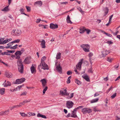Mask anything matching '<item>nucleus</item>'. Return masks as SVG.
<instances>
[{
    "label": "nucleus",
    "mask_w": 120,
    "mask_h": 120,
    "mask_svg": "<svg viewBox=\"0 0 120 120\" xmlns=\"http://www.w3.org/2000/svg\"><path fill=\"white\" fill-rule=\"evenodd\" d=\"M67 22L68 23H69L71 24L72 22L70 20V18L69 15H68L66 19Z\"/></svg>",
    "instance_id": "16"
},
{
    "label": "nucleus",
    "mask_w": 120,
    "mask_h": 120,
    "mask_svg": "<svg viewBox=\"0 0 120 120\" xmlns=\"http://www.w3.org/2000/svg\"><path fill=\"white\" fill-rule=\"evenodd\" d=\"M105 14L104 16H106L108 13L109 11V9L107 7H105L104 9Z\"/></svg>",
    "instance_id": "20"
},
{
    "label": "nucleus",
    "mask_w": 120,
    "mask_h": 120,
    "mask_svg": "<svg viewBox=\"0 0 120 120\" xmlns=\"http://www.w3.org/2000/svg\"><path fill=\"white\" fill-rule=\"evenodd\" d=\"M20 40L19 39L16 40L12 42L13 43H18L20 42Z\"/></svg>",
    "instance_id": "37"
},
{
    "label": "nucleus",
    "mask_w": 120,
    "mask_h": 120,
    "mask_svg": "<svg viewBox=\"0 0 120 120\" xmlns=\"http://www.w3.org/2000/svg\"><path fill=\"white\" fill-rule=\"evenodd\" d=\"M20 11V12L21 13V14H23V11L24 10L23 8H22L21 9Z\"/></svg>",
    "instance_id": "52"
},
{
    "label": "nucleus",
    "mask_w": 120,
    "mask_h": 120,
    "mask_svg": "<svg viewBox=\"0 0 120 120\" xmlns=\"http://www.w3.org/2000/svg\"><path fill=\"white\" fill-rule=\"evenodd\" d=\"M94 111L96 112V111H100V110L97 109L96 107H94L93 108Z\"/></svg>",
    "instance_id": "39"
},
{
    "label": "nucleus",
    "mask_w": 120,
    "mask_h": 120,
    "mask_svg": "<svg viewBox=\"0 0 120 120\" xmlns=\"http://www.w3.org/2000/svg\"><path fill=\"white\" fill-rule=\"evenodd\" d=\"M46 59V57L44 56L41 58V63L40 65L38 67V68H39L40 66L42 67L41 68V69H43L44 70L48 69V68L47 65L45 64L44 61Z\"/></svg>",
    "instance_id": "2"
},
{
    "label": "nucleus",
    "mask_w": 120,
    "mask_h": 120,
    "mask_svg": "<svg viewBox=\"0 0 120 120\" xmlns=\"http://www.w3.org/2000/svg\"><path fill=\"white\" fill-rule=\"evenodd\" d=\"M113 15H112L111 16H110L109 17V22H110L112 18V17H113Z\"/></svg>",
    "instance_id": "47"
},
{
    "label": "nucleus",
    "mask_w": 120,
    "mask_h": 120,
    "mask_svg": "<svg viewBox=\"0 0 120 120\" xmlns=\"http://www.w3.org/2000/svg\"><path fill=\"white\" fill-rule=\"evenodd\" d=\"M48 89V87L47 86H46L45 87V88L44 89L43 92V94H44L45 92L47 90V89Z\"/></svg>",
    "instance_id": "38"
},
{
    "label": "nucleus",
    "mask_w": 120,
    "mask_h": 120,
    "mask_svg": "<svg viewBox=\"0 0 120 120\" xmlns=\"http://www.w3.org/2000/svg\"><path fill=\"white\" fill-rule=\"evenodd\" d=\"M75 82L76 83H77L79 85L81 84V82L77 79H76L75 80Z\"/></svg>",
    "instance_id": "34"
},
{
    "label": "nucleus",
    "mask_w": 120,
    "mask_h": 120,
    "mask_svg": "<svg viewBox=\"0 0 120 120\" xmlns=\"http://www.w3.org/2000/svg\"><path fill=\"white\" fill-rule=\"evenodd\" d=\"M68 2H61L60 4H67L68 3Z\"/></svg>",
    "instance_id": "60"
},
{
    "label": "nucleus",
    "mask_w": 120,
    "mask_h": 120,
    "mask_svg": "<svg viewBox=\"0 0 120 120\" xmlns=\"http://www.w3.org/2000/svg\"><path fill=\"white\" fill-rule=\"evenodd\" d=\"M104 34H106L109 37H111L112 36V35L111 34H109L108 33H107L105 32H104Z\"/></svg>",
    "instance_id": "46"
},
{
    "label": "nucleus",
    "mask_w": 120,
    "mask_h": 120,
    "mask_svg": "<svg viewBox=\"0 0 120 120\" xmlns=\"http://www.w3.org/2000/svg\"><path fill=\"white\" fill-rule=\"evenodd\" d=\"M4 39V38H2L0 39V42H3Z\"/></svg>",
    "instance_id": "59"
},
{
    "label": "nucleus",
    "mask_w": 120,
    "mask_h": 120,
    "mask_svg": "<svg viewBox=\"0 0 120 120\" xmlns=\"http://www.w3.org/2000/svg\"><path fill=\"white\" fill-rule=\"evenodd\" d=\"M61 53H59L56 55V58L57 59H59L61 57Z\"/></svg>",
    "instance_id": "33"
},
{
    "label": "nucleus",
    "mask_w": 120,
    "mask_h": 120,
    "mask_svg": "<svg viewBox=\"0 0 120 120\" xmlns=\"http://www.w3.org/2000/svg\"><path fill=\"white\" fill-rule=\"evenodd\" d=\"M116 93H115L111 96V97L112 98H114L116 96Z\"/></svg>",
    "instance_id": "43"
},
{
    "label": "nucleus",
    "mask_w": 120,
    "mask_h": 120,
    "mask_svg": "<svg viewBox=\"0 0 120 120\" xmlns=\"http://www.w3.org/2000/svg\"><path fill=\"white\" fill-rule=\"evenodd\" d=\"M85 28L84 27H81L79 29V32L81 34H82L85 31Z\"/></svg>",
    "instance_id": "17"
},
{
    "label": "nucleus",
    "mask_w": 120,
    "mask_h": 120,
    "mask_svg": "<svg viewBox=\"0 0 120 120\" xmlns=\"http://www.w3.org/2000/svg\"><path fill=\"white\" fill-rule=\"evenodd\" d=\"M18 46V45H15L14 46H13L10 47V49H15L17 48Z\"/></svg>",
    "instance_id": "35"
},
{
    "label": "nucleus",
    "mask_w": 120,
    "mask_h": 120,
    "mask_svg": "<svg viewBox=\"0 0 120 120\" xmlns=\"http://www.w3.org/2000/svg\"><path fill=\"white\" fill-rule=\"evenodd\" d=\"M93 54L92 53L90 52V53L89 56L90 57H91L93 56Z\"/></svg>",
    "instance_id": "62"
},
{
    "label": "nucleus",
    "mask_w": 120,
    "mask_h": 120,
    "mask_svg": "<svg viewBox=\"0 0 120 120\" xmlns=\"http://www.w3.org/2000/svg\"><path fill=\"white\" fill-rule=\"evenodd\" d=\"M9 110H8L5 112H4V115H7L9 114Z\"/></svg>",
    "instance_id": "36"
},
{
    "label": "nucleus",
    "mask_w": 120,
    "mask_h": 120,
    "mask_svg": "<svg viewBox=\"0 0 120 120\" xmlns=\"http://www.w3.org/2000/svg\"><path fill=\"white\" fill-rule=\"evenodd\" d=\"M30 58L29 57H27L23 61V62L26 64H28L30 63Z\"/></svg>",
    "instance_id": "14"
},
{
    "label": "nucleus",
    "mask_w": 120,
    "mask_h": 120,
    "mask_svg": "<svg viewBox=\"0 0 120 120\" xmlns=\"http://www.w3.org/2000/svg\"><path fill=\"white\" fill-rule=\"evenodd\" d=\"M8 52L11 53H13L15 52V50H9L8 51Z\"/></svg>",
    "instance_id": "54"
},
{
    "label": "nucleus",
    "mask_w": 120,
    "mask_h": 120,
    "mask_svg": "<svg viewBox=\"0 0 120 120\" xmlns=\"http://www.w3.org/2000/svg\"><path fill=\"white\" fill-rule=\"evenodd\" d=\"M60 93L62 94V95H68L69 94L67 92L66 88L63 91L61 90L60 91Z\"/></svg>",
    "instance_id": "9"
},
{
    "label": "nucleus",
    "mask_w": 120,
    "mask_h": 120,
    "mask_svg": "<svg viewBox=\"0 0 120 120\" xmlns=\"http://www.w3.org/2000/svg\"><path fill=\"white\" fill-rule=\"evenodd\" d=\"M110 53V51L109 50H107L105 49H103L101 52V57H103L104 58L107 55Z\"/></svg>",
    "instance_id": "4"
},
{
    "label": "nucleus",
    "mask_w": 120,
    "mask_h": 120,
    "mask_svg": "<svg viewBox=\"0 0 120 120\" xmlns=\"http://www.w3.org/2000/svg\"><path fill=\"white\" fill-rule=\"evenodd\" d=\"M92 68L90 69L88 71L89 73H92Z\"/></svg>",
    "instance_id": "58"
},
{
    "label": "nucleus",
    "mask_w": 120,
    "mask_h": 120,
    "mask_svg": "<svg viewBox=\"0 0 120 120\" xmlns=\"http://www.w3.org/2000/svg\"><path fill=\"white\" fill-rule=\"evenodd\" d=\"M4 113L3 111H2L0 112V116L4 115Z\"/></svg>",
    "instance_id": "55"
},
{
    "label": "nucleus",
    "mask_w": 120,
    "mask_h": 120,
    "mask_svg": "<svg viewBox=\"0 0 120 120\" xmlns=\"http://www.w3.org/2000/svg\"><path fill=\"white\" fill-rule=\"evenodd\" d=\"M40 42L41 43V46L42 48H45L46 47L45 45V40L44 39H42L41 41H40Z\"/></svg>",
    "instance_id": "10"
},
{
    "label": "nucleus",
    "mask_w": 120,
    "mask_h": 120,
    "mask_svg": "<svg viewBox=\"0 0 120 120\" xmlns=\"http://www.w3.org/2000/svg\"><path fill=\"white\" fill-rule=\"evenodd\" d=\"M13 43H12V42H10L8 43L7 45H8V46L6 47L5 48H6L7 49L9 48H10L11 47L10 46H11L12 45H13Z\"/></svg>",
    "instance_id": "28"
},
{
    "label": "nucleus",
    "mask_w": 120,
    "mask_h": 120,
    "mask_svg": "<svg viewBox=\"0 0 120 120\" xmlns=\"http://www.w3.org/2000/svg\"><path fill=\"white\" fill-rule=\"evenodd\" d=\"M26 8L27 10V12H29L30 11V7L29 6H26Z\"/></svg>",
    "instance_id": "40"
},
{
    "label": "nucleus",
    "mask_w": 120,
    "mask_h": 120,
    "mask_svg": "<svg viewBox=\"0 0 120 120\" xmlns=\"http://www.w3.org/2000/svg\"><path fill=\"white\" fill-rule=\"evenodd\" d=\"M1 11H9V9L8 8V6H7L5 7L4 9H2Z\"/></svg>",
    "instance_id": "29"
},
{
    "label": "nucleus",
    "mask_w": 120,
    "mask_h": 120,
    "mask_svg": "<svg viewBox=\"0 0 120 120\" xmlns=\"http://www.w3.org/2000/svg\"><path fill=\"white\" fill-rule=\"evenodd\" d=\"M113 59L110 57H107V60L109 62H111L113 60Z\"/></svg>",
    "instance_id": "30"
},
{
    "label": "nucleus",
    "mask_w": 120,
    "mask_h": 120,
    "mask_svg": "<svg viewBox=\"0 0 120 120\" xmlns=\"http://www.w3.org/2000/svg\"><path fill=\"white\" fill-rule=\"evenodd\" d=\"M30 116H34L35 115V114L32 112H29L28 114Z\"/></svg>",
    "instance_id": "50"
},
{
    "label": "nucleus",
    "mask_w": 120,
    "mask_h": 120,
    "mask_svg": "<svg viewBox=\"0 0 120 120\" xmlns=\"http://www.w3.org/2000/svg\"><path fill=\"white\" fill-rule=\"evenodd\" d=\"M21 106V105H14V108H16L20 107V106Z\"/></svg>",
    "instance_id": "48"
},
{
    "label": "nucleus",
    "mask_w": 120,
    "mask_h": 120,
    "mask_svg": "<svg viewBox=\"0 0 120 120\" xmlns=\"http://www.w3.org/2000/svg\"><path fill=\"white\" fill-rule=\"evenodd\" d=\"M99 99L97 98L95 99H93L90 101V102L91 103H93L97 102L98 100Z\"/></svg>",
    "instance_id": "26"
},
{
    "label": "nucleus",
    "mask_w": 120,
    "mask_h": 120,
    "mask_svg": "<svg viewBox=\"0 0 120 120\" xmlns=\"http://www.w3.org/2000/svg\"><path fill=\"white\" fill-rule=\"evenodd\" d=\"M6 82V81L5 80L3 84V85L4 86V87H7L11 86V83L10 82L8 81H7Z\"/></svg>",
    "instance_id": "13"
},
{
    "label": "nucleus",
    "mask_w": 120,
    "mask_h": 120,
    "mask_svg": "<svg viewBox=\"0 0 120 120\" xmlns=\"http://www.w3.org/2000/svg\"><path fill=\"white\" fill-rule=\"evenodd\" d=\"M82 111L84 114H85L92 112V110L88 108H84L82 109Z\"/></svg>",
    "instance_id": "5"
},
{
    "label": "nucleus",
    "mask_w": 120,
    "mask_h": 120,
    "mask_svg": "<svg viewBox=\"0 0 120 120\" xmlns=\"http://www.w3.org/2000/svg\"><path fill=\"white\" fill-rule=\"evenodd\" d=\"M71 117L75 118L77 117V116L76 115V112H74L73 111H72L71 115Z\"/></svg>",
    "instance_id": "21"
},
{
    "label": "nucleus",
    "mask_w": 120,
    "mask_h": 120,
    "mask_svg": "<svg viewBox=\"0 0 120 120\" xmlns=\"http://www.w3.org/2000/svg\"><path fill=\"white\" fill-rule=\"evenodd\" d=\"M16 53V52L15 53V55L16 56V59H18L17 61L18 71L20 73H22L23 72V65L22 60L21 59H19L21 55Z\"/></svg>",
    "instance_id": "1"
},
{
    "label": "nucleus",
    "mask_w": 120,
    "mask_h": 120,
    "mask_svg": "<svg viewBox=\"0 0 120 120\" xmlns=\"http://www.w3.org/2000/svg\"><path fill=\"white\" fill-rule=\"evenodd\" d=\"M25 80L26 79L23 78L21 79H17L16 80V83L20 84L25 81Z\"/></svg>",
    "instance_id": "7"
},
{
    "label": "nucleus",
    "mask_w": 120,
    "mask_h": 120,
    "mask_svg": "<svg viewBox=\"0 0 120 120\" xmlns=\"http://www.w3.org/2000/svg\"><path fill=\"white\" fill-rule=\"evenodd\" d=\"M5 89L4 88H2L0 89V94H4Z\"/></svg>",
    "instance_id": "31"
},
{
    "label": "nucleus",
    "mask_w": 120,
    "mask_h": 120,
    "mask_svg": "<svg viewBox=\"0 0 120 120\" xmlns=\"http://www.w3.org/2000/svg\"><path fill=\"white\" fill-rule=\"evenodd\" d=\"M6 76L8 78H11L12 76V74L11 73L8 72H6Z\"/></svg>",
    "instance_id": "19"
},
{
    "label": "nucleus",
    "mask_w": 120,
    "mask_h": 120,
    "mask_svg": "<svg viewBox=\"0 0 120 120\" xmlns=\"http://www.w3.org/2000/svg\"><path fill=\"white\" fill-rule=\"evenodd\" d=\"M119 67V65H115L114 66V68L115 69H117V68Z\"/></svg>",
    "instance_id": "64"
},
{
    "label": "nucleus",
    "mask_w": 120,
    "mask_h": 120,
    "mask_svg": "<svg viewBox=\"0 0 120 120\" xmlns=\"http://www.w3.org/2000/svg\"><path fill=\"white\" fill-rule=\"evenodd\" d=\"M7 42V41H6V40H4L2 42L3 44H5Z\"/></svg>",
    "instance_id": "57"
},
{
    "label": "nucleus",
    "mask_w": 120,
    "mask_h": 120,
    "mask_svg": "<svg viewBox=\"0 0 120 120\" xmlns=\"http://www.w3.org/2000/svg\"><path fill=\"white\" fill-rule=\"evenodd\" d=\"M74 95V93H72L70 94V96L71 97L69 98H72Z\"/></svg>",
    "instance_id": "61"
},
{
    "label": "nucleus",
    "mask_w": 120,
    "mask_h": 120,
    "mask_svg": "<svg viewBox=\"0 0 120 120\" xmlns=\"http://www.w3.org/2000/svg\"><path fill=\"white\" fill-rule=\"evenodd\" d=\"M85 31H86V33L88 34H89L90 31V30L86 29H85Z\"/></svg>",
    "instance_id": "45"
},
{
    "label": "nucleus",
    "mask_w": 120,
    "mask_h": 120,
    "mask_svg": "<svg viewBox=\"0 0 120 120\" xmlns=\"http://www.w3.org/2000/svg\"><path fill=\"white\" fill-rule=\"evenodd\" d=\"M80 46L83 49V50L85 52H89L90 47L88 44H82L80 45Z\"/></svg>",
    "instance_id": "3"
},
{
    "label": "nucleus",
    "mask_w": 120,
    "mask_h": 120,
    "mask_svg": "<svg viewBox=\"0 0 120 120\" xmlns=\"http://www.w3.org/2000/svg\"><path fill=\"white\" fill-rule=\"evenodd\" d=\"M56 69L60 73L61 72V68L60 65L57 66L56 67Z\"/></svg>",
    "instance_id": "25"
},
{
    "label": "nucleus",
    "mask_w": 120,
    "mask_h": 120,
    "mask_svg": "<svg viewBox=\"0 0 120 120\" xmlns=\"http://www.w3.org/2000/svg\"><path fill=\"white\" fill-rule=\"evenodd\" d=\"M20 114L21 115V116L23 117H24L25 116H27L26 114L23 112H20Z\"/></svg>",
    "instance_id": "32"
},
{
    "label": "nucleus",
    "mask_w": 120,
    "mask_h": 120,
    "mask_svg": "<svg viewBox=\"0 0 120 120\" xmlns=\"http://www.w3.org/2000/svg\"><path fill=\"white\" fill-rule=\"evenodd\" d=\"M41 81L42 82V86L43 87L45 86L46 83V80L44 79H42Z\"/></svg>",
    "instance_id": "23"
},
{
    "label": "nucleus",
    "mask_w": 120,
    "mask_h": 120,
    "mask_svg": "<svg viewBox=\"0 0 120 120\" xmlns=\"http://www.w3.org/2000/svg\"><path fill=\"white\" fill-rule=\"evenodd\" d=\"M50 28L52 29L57 28L58 27V25L56 24H54L53 23L50 24Z\"/></svg>",
    "instance_id": "11"
},
{
    "label": "nucleus",
    "mask_w": 120,
    "mask_h": 120,
    "mask_svg": "<svg viewBox=\"0 0 120 120\" xmlns=\"http://www.w3.org/2000/svg\"><path fill=\"white\" fill-rule=\"evenodd\" d=\"M42 4V2L41 1H37L35 3L34 5L36 6H41Z\"/></svg>",
    "instance_id": "12"
},
{
    "label": "nucleus",
    "mask_w": 120,
    "mask_h": 120,
    "mask_svg": "<svg viewBox=\"0 0 120 120\" xmlns=\"http://www.w3.org/2000/svg\"><path fill=\"white\" fill-rule=\"evenodd\" d=\"M120 75L118 77H117V78H116V79L115 80V81H117V80H119V79H120Z\"/></svg>",
    "instance_id": "63"
},
{
    "label": "nucleus",
    "mask_w": 120,
    "mask_h": 120,
    "mask_svg": "<svg viewBox=\"0 0 120 120\" xmlns=\"http://www.w3.org/2000/svg\"><path fill=\"white\" fill-rule=\"evenodd\" d=\"M21 33V31L20 30H15V34L16 35H19Z\"/></svg>",
    "instance_id": "18"
},
{
    "label": "nucleus",
    "mask_w": 120,
    "mask_h": 120,
    "mask_svg": "<svg viewBox=\"0 0 120 120\" xmlns=\"http://www.w3.org/2000/svg\"><path fill=\"white\" fill-rule=\"evenodd\" d=\"M24 51V48H22L20 51H16V53H18V54L21 55L22 53Z\"/></svg>",
    "instance_id": "22"
},
{
    "label": "nucleus",
    "mask_w": 120,
    "mask_h": 120,
    "mask_svg": "<svg viewBox=\"0 0 120 120\" xmlns=\"http://www.w3.org/2000/svg\"><path fill=\"white\" fill-rule=\"evenodd\" d=\"M106 43L110 44H113V42L111 41H107L106 42Z\"/></svg>",
    "instance_id": "51"
},
{
    "label": "nucleus",
    "mask_w": 120,
    "mask_h": 120,
    "mask_svg": "<svg viewBox=\"0 0 120 120\" xmlns=\"http://www.w3.org/2000/svg\"><path fill=\"white\" fill-rule=\"evenodd\" d=\"M73 105L74 103L71 101H67L66 107L69 109L72 108Z\"/></svg>",
    "instance_id": "6"
},
{
    "label": "nucleus",
    "mask_w": 120,
    "mask_h": 120,
    "mask_svg": "<svg viewBox=\"0 0 120 120\" xmlns=\"http://www.w3.org/2000/svg\"><path fill=\"white\" fill-rule=\"evenodd\" d=\"M27 93L26 92H22V93L20 95L21 96L26 95Z\"/></svg>",
    "instance_id": "44"
},
{
    "label": "nucleus",
    "mask_w": 120,
    "mask_h": 120,
    "mask_svg": "<svg viewBox=\"0 0 120 120\" xmlns=\"http://www.w3.org/2000/svg\"><path fill=\"white\" fill-rule=\"evenodd\" d=\"M37 116L38 117H41L45 119H46L47 118L46 116L45 115H41L39 113H38Z\"/></svg>",
    "instance_id": "24"
},
{
    "label": "nucleus",
    "mask_w": 120,
    "mask_h": 120,
    "mask_svg": "<svg viewBox=\"0 0 120 120\" xmlns=\"http://www.w3.org/2000/svg\"><path fill=\"white\" fill-rule=\"evenodd\" d=\"M71 77V76H70L68 78L67 81V83L68 84L69 83H70L71 81L70 80V79Z\"/></svg>",
    "instance_id": "41"
},
{
    "label": "nucleus",
    "mask_w": 120,
    "mask_h": 120,
    "mask_svg": "<svg viewBox=\"0 0 120 120\" xmlns=\"http://www.w3.org/2000/svg\"><path fill=\"white\" fill-rule=\"evenodd\" d=\"M77 9L78 10H79V11H80L81 13L82 14H83L84 13V11H83L81 9V8H77Z\"/></svg>",
    "instance_id": "42"
},
{
    "label": "nucleus",
    "mask_w": 120,
    "mask_h": 120,
    "mask_svg": "<svg viewBox=\"0 0 120 120\" xmlns=\"http://www.w3.org/2000/svg\"><path fill=\"white\" fill-rule=\"evenodd\" d=\"M83 60V59H81L79 62L76 65V68L77 69L79 70H80L81 69L82 63Z\"/></svg>",
    "instance_id": "8"
},
{
    "label": "nucleus",
    "mask_w": 120,
    "mask_h": 120,
    "mask_svg": "<svg viewBox=\"0 0 120 120\" xmlns=\"http://www.w3.org/2000/svg\"><path fill=\"white\" fill-rule=\"evenodd\" d=\"M83 77L87 81L89 82L90 81L87 75H86L84 76H83Z\"/></svg>",
    "instance_id": "27"
},
{
    "label": "nucleus",
    "mask_w": 120,
    "mask_h": 120,
    "mask_svg": "<svg viewBox=\"0 0 120 120\" xmlns=\"http://www.w3.org/2000/svg\"><path fill=\"white\" fill-rule=\"evenodd\" d=\"M30 70L32 73H35L36 72V71L35 67L32 65L30 68Z\"/></svg>",
    "instance_id": "15"
},
{
    "label": "nucleus",
    "mask_w": 120,
    "mask_h": 120,
    "mask_svg": "<svg viewBox=\"0 0 120 120\" xmlns=\"http://www.w3.org/2000/svg\"><path fill=\"white\" fill-rule=\"evenodd\" d=\"M1 63H3L4 65H5L6 66H8V65L7 64L5 63V62H3L2 61Z\"/></svg>",
    "instance_id": "56"
},
{
    "label": "nucleus",
    "mask_w": 120,
    "mask_h": 120,
    "mask_svg": "<svg viewBox=\"0 0 120 120\" xmlns=\"http://www.w3.org/2000/svg\"><path fill=\"white\" fill-rule=\"evenodd\" d=\"M72 74V72L70 71H67V74L68 75H70L71 74Z\"/></svg>",
    "instance_id": "49"
},
{
    "label": "nucleus",
    "mask_w": 120,
    "mask_h": 120,
    "mask_svg": "<svg viewBox=\"0 0 120 120\" xmlns=\"http://www.w3.org/2000/svg\"><path fill=\"white\" fill-rule=\"evenodd\" d=\"M41 20L40 19H37L36 22L37 23H38L39 22L41 21Z\"/></svg>",
    "instance_id": "53"
}]
</instances>
